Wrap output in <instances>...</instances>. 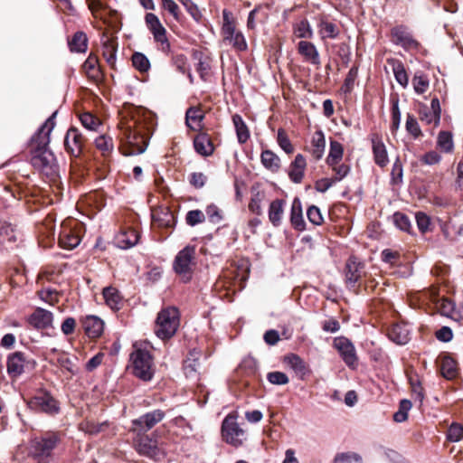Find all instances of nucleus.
Listing matches in <instances>:
<instances>
[{
	"mask_svg": "<svg viewBox=\"0 0 463 463\" xmlns=\"http://www.w3.org/2000/svg\"><path fill=\"white\" fill-rule=\"evenodd\" d=\"M463 438V426L452 423L448 430L447 439L451 442H458Z\"/></svg>",
	"mask_w": 463,
	"mask_h": 463,
	"instance_id": "864d4df0",
	"label": "nucleus"
},
{
	"mask_svg": "<svg viewBox=\"0 0 463 463\" xmlns=\"http://www.w3.org/2000/svg\"><path fill=\"white\" fill-rule=\"evenodd\" d=\"M118 128L123 155L135 156L146 151L152 133V125L144 115H141L140 109H132L126 111L122 115Z\"/></svg>",
	"mask_w": 463,
	"mask_h": 463,
	"instance_id": "f257e3e1",
	"label": "nucleus"
},
{
	"mask_svg": "<svg viewBox=\"0 0 463 463\" xmlns=\"http://www.w3.org/2000/svg\"><path fill=\"white\" fill-rule=\"evenodd\" d=\"M284 363L301 379H304L310 372L304 360L297 354H291L285 356Z\"/></svg>",
	"mask_w": 463,
	"mask_h": 463,
	"instance_id": "b1692460",
	"label": "nucleus"
},
{
	"mask_svg": "<svg viewBox=\"0 0 463 463\" xmlns=\"http://www.w3.org/2000/svg\"><path fill=\"white\" fill-rule=\"evenodd\" d=\"M414 90L418 94L424 93L429 87V80L422 74H416L412 79Z\"/></svg>",
	"mask_w": 463,
	"mask_h": 463,
	"instance_id": "6e6d98bb",
	"label": "nucleus"
},
{
	"mask_svg": "<svg viewBox=\"0 0 463 463\" xmlns=\"http://www.w3.org/2000/svg\"><path fill=\"white\" fill-rule=\"evenodd\" d=\"M344 155V147L342 144L338 141L331 140L330 141V149L329 154L326 157L327 165H335L336 163H340Z\"/></svg>",
	"mask_w": 463,
	"mask_h": 463,
	"instance_id": "79ce46f5",
	"label": "nucleus"
},
{
	"mask_svg": "<svg viewBox=\"0 0 463 463\" xmlns=\"http://www.w3.org/2000/svg\"><path fill=\"white\" fill-rule=\"evenodd\" d=\"M194 147L200 156H209L214 151V146L208 134L201 132L194 139Z\"/></svg>",
	"mask_w": 463,
	"mask_h": 463,
	"instance_id": "4be33fe9",
	"label": "nucleus"
},
{
	"mask_svg": "<svg viewBox=\"0 0 463 463\" xmlns=\"http://www.w3.org/2000/svg\"><path fill=\"white\" fill-rule=\"evenodd\" d=\"M268 381L272 384L285 385L288 383V377L282 372H271L267 375Z\"/></svg>",
	"mask_w": 463,
	"mask_h": 463,
	"instance_id": "e2e57ef3",
	"label": "nucleus"
},
{
	"mask_svg": "<svg viewBox=\"0 0 463 463\" xmlns=\"http://www.w3.org/2000/svg\"><path fill=\"white\" fill-rule=\"evenodd\" d=\"M102 55L109 65L114 67L116 63L117 43L115 39L103 35L101 38Z\"/></svg>",
	"mask_w": 463,
	"mask_h": 463,
	"instance_id": "bb28decb",
	"label": "nucleus"
},
{
	"mask_svg": "<svg viewBox=\"0 0 463 463\" xmlns=\"http://www.w3.org/2000/svg\"><path fill=\"white\" fill-rule=\"evenodd\" d=\"M139 240V233L133 228L122 230L116 236V244L120 249H128L135 246Z\"/></svg>",
	"mask_w": 463,
	"mask_h": 463,
	"instance_id": "aec40b11",
	"label": "nucleus"
},
{
	"mask_svg": "<svg viewBox=\"0 0 463 463\" xmlns=\"http://www.w3.org/2000/svg\"><path fill=\"white\" fill-rule=\"evenodd\" d=\"M264 199L263 193L257 192L250 199V202L249 203V209L253 213L260 215L262 213L261 210V202Z\"/></svg>",
	"mask_w": 463,
	"mask_h": 463,
	"instance_id": "13d9d810",
	"label": "nucleus"
},
{
	"mask_svg": "<svg viewBox=\"0 0 463 463\" xmlns=\"http://www.w3.org/2000/svg\"><path fill=\"white\" fill-rule=\"evenodd\" d=\"M132 63L140 72H146L150 69L149 60L141 52H135L132 55Z\"/></svg>",
	"mask_w": 463,
	"mask_h": 463,
	"instance_id": "09e8293b",
	"label": "nucleus"
},
{
	"mask_svg": "<svg viewBox=\"0 0 463 463\" xmlns=\"http://www.w3.org/2000/svg\"><path fill=\"white\" fill-rule=\"evenodd\" d=\"M95 146L103 154H109L114 147L113 139L108 135H101L95 139Z\"/></svg>",
	"mask_w": 463,
	"mask_h": 463,
	"instance_id": "de8ad7c7",
	"label": "nucleus"
},
{
	"mask_svg": "<svg viewBox=\"0 0 463 463\" xmlns=\"http://www.w3.org/2000/svg\"><path fill=\"white\" fill-rule=\"evenodd\" d=\"M134 351L130 354L133 374L142 381L147 382L154 375L153 357L142 344H134Z\"/></svg>",
	"mask_w": 463,
	"mask_h": 463,
	"instance_id": "7ed1b4c3",
	"label": "nucleus"
},
{
	"mask_svg": "<svg viewBox=\"0 0 463 463\" xmlns=\"http://www.w3.org/2000/svg\"><path fill=\"white\" fill-rule=\"evenodd\" d=\"M277 141L281 149L284 150L287 154L293 153L294 147L284 129L279 128L278 130Z\"/></svg>",
	"mask_w": 463,
	"mask_h": 463,
	"instance_id": "603ef678",
	"label": "nucleus"
},
{
	"mask_svg": "<svg viewBox=\"0 0 463 463\" xmlns=\"http://www.w3.org/2000/svg\"><path fill=\"white\" fill-rule=\"evenodd\" d=\"M298 52L303 57L304 61L314 65L320 64L318 51L312 43L307 41H300L298 43Z\"/></svg>",
	"mask_w": 463,
	"mask_h": 463,
	"instance_id": "412c9836",
	"label": "nucleus"
},
{
	"mask_svg": "<svg viewBox=\"0 0 463 463\" xmlns=\"http://www.w3.org/2000/svg\"><path fill=\"white\" fill-rule=\"evenodd\" d=\"M205 220L204 213L201 210H192L186 214L185 221L190 226H195L203 222Z\"/></svg>",
	"mask_w": 463,
	"mask_h": 463,
	"instance_id": "4d7b16f0",
	"label": "nucleus"
},
{
	"mask_svg": "<svg viewBox=\"0 0 463 463\" xmlns=\"http://www.w3.org/2000/svg\"><path fill=\"white\" fill-rule=\"evenodd\" d=\"M180 325L179 311L175 307L163 308L157 315L155 333L160 339H169L177 331Z\"/></svg>",
	"mask_w": 463,
	"mask_h": 463,
	"instance_id": "39448f33",
	"label": "nucleus"
},
{
	"mask_svg": "<svg viewBox=\"0 0 463 463\" xmlns=\"http://www.w3.org/2000/svg\"><path fill=\"white\" fill-rule=\"evenodd\" d=\"M103 298L106 304L112 309H119L121 296L117 288L107 287L103 289Z\"/></svg>",
	"mask_w": 463,
	"mask_h": 463,
	"instance_id": "ea45409f",
	"label": "nucleus"
},
{
	"mask_svg": "<svg viewBox=\"0 0 463 463\" xmlns=\"http://www.w3.org/2000/svg\"><path fill=\"white\" fill-rule=\"evenodd\" d=\"M307 219L315 225H320L323 222V217L318 207L312 205L307 212Z\"/></svg>",
	"mask_w": 463,
	"mask_h": 463,
	"instance_id": "0e129e2a",
	"label": "nucleus"
},
{
	"mask_svg": "<svg viewBox=\"0 0 463 463\" xmlns=\"http://www.w3.org/2000/svg\"><path fill=\"white\" fill-rule=\"evenodd\" d=\"M204 118L203 112L199 108H190L185 114V122L189 128L197 131L202 128V121Z\"/></svg>",
	"mask_w": 463,
	"mask_h": 463,
	"instance_id": "2f4dec72",
	"label": "nucleus"
},
{
	"mask_svg": "<svg viewBox=\"0 0 463 463\" xmlns=\"http://www.w3.org/2000/svg\"><path fill=\"white\" fill-rule=\"evenodd\" d=\"M27 405L31 410L49 414L56 413L59 411L57 402L45 391H39L33 397L27 401Z\"/></svg>",
	"mask_w": 463,
	"mask_h": 463,
	"instance_id": "9b49d317",
	"label": "nucleus"
},
{
	"mask_svg": "<svg viewBox=\"0 0 463 463\" xmlns=\"http://www.w3.org/2000/svg\"><path fill=\"white\" fill-rule=\"evenodd\" d=\"M285 202L280 199L274 200L269 204V219L274 226H279L281 222Z\"/></svg>",
	"mask_w": 463,
	"mask_h": 463,
	"instance_id": "c9c22d12",
	"label": "nucleus"
},
{
	"mask_svg": "<svg viewBox=\"0 0 463 463\" xmlns=\"http://www.w3.org/2000/svg\"><path fill=\"white\" fill-rule=\"evenodd\" d=\"M430 109V121H435V126H438L440 120V105L438 98L431 100Z\"/></svg>",
	"mask_w": 463,
	"mask_h": 463,
	"instance_id": "052dcab7",
	"label": "nucleus"
},
{
	"mask_svg": "<svg viewBox=\"0 0 463 463\" xmlns=\"http://www.w3.org/2000/svg\"><path fill=\"white\" fill-rule=\"evenodd\" d=\"M332 170L335 172V176L333 178L334 181L338 182L341 181L343 178H345L349 171L350 168L347 165L336 163L335 165H328Z\"/></svg>",
	"mask_w": 463,
	"mask_h": 463,
	"instance_id": "680f3d73",
	"label": "nucleus"
},
{
	"mask_svg": "<svg viewBox=\"0 0 463 463\" xmlns=\"http://www.w3.org/2000/svg\"><path fill=\"white\" fill-rule=\"evenodd\" d=\"M435 307L440 315L449 317L454 321H458L460 318V315L455 309V304L449 298H442L440 300H437Z\"/></svg>",
	"mask_w": 463,
	"mask_h": 463,
	"instance_id": "c756f323",
	"label": "nucleus"
},
{
	"mask_svg": "<svg viewBox=\"0 0 463 463\" xmlns=\"http://www.w3.org/2000/svg\"><path fill=\"white\" fill-rule=\"evenodd\" d=\"M165 412L161 410H155L149 411L138 419L132 421L133 431L137 433H145L154 428L157 423L165 418Z\"/></svg>",
	"mask_w": 463,
	"mask_h": 463,
	"instance_id": "ddd939ff",
	"label": "nucleus"
},
{
	"mask_svg": "<svg viewBox=\"0 0 463 463\" xmlns=\"http://www.w3.org/2000/svg\"><path fill=\"white\" fill-rule=\"evenodd\" d=\"M293 32L297 38L311 39L313 37V30L307 20L297 23L294 25Z\"/></svg>",
	"mask_w": 463,
	"mask_h": 463,
	"instance_id": "c03bdc74",
	"label": "nucleus"
},
{
	"mask_svg": "<svg viewBox=\"0 0 463 463\" xmlns=\"http://www.w3.org/2000/svg\"><path fill=\"white\" fill-rule=\"evenodd\" d=\"M260 161L263 166L272 173L278 172L280 168V159L271 150H263L260 155Z\"/></svg>",
	"mask_w": 463,
	"mask_h": 463,
	"instance_id": "72a5a7b5",
	"label": "nucleus"
},
{
	"mask_svg": "<svg viewBox=\"0 0 463 463\" xmlns=\"http://www.w3.org/2000/svg\"><path fill=\"white\" fill-rule=\"evenodd\" d=\"M59 441L60 437L57 433H47L39 439H34L32 448L37 463H50L52 459V450Z\"/></svg>",
	"mask_w": 463,
	"mask_h": 463,
	"instance_id": "1a4fd4ad",
	"label": "nucleus"
},
{
	"mask_svg": "<svg viewBox=\"0 0 463 463\" xmlns=\"http://www.w3.org/2000/svg\"><path fill=\"white\" fill-rule=\"evenodd\" d=\"M157 436L156 430L151 435L137 433V437L134 439V447L137 452L156 461L165 458L166 452L164 444L158 443Z\"/></svg>",
	"mask_w": 463,
	"mask_h": 463,
	"instance_id": "423d86ee",
	"label": "nucleus"
},
{
	"mask_svg": "<svg viewBox=\"0 0 463 463\" xmlns=\"http://www.w3.org/2000/svg\"><path fill=\"white\" fill-rule=\"evenodd\" d=\"M406 129L414 137H419L421 135L420 126L413 116L408 115L406 119Z\"/></svg>",
	"mask_w": 463,
	"mask_h": 463,
	"instance_id": "69168bd1",
	"label": "nucleus"
},
{
	"mask_svg": "<svg viewBox=\"0 0 463 463\" xmlns=\"http://www.w3.org/2000/svg\"><path fill=\"white\" fill-rule=\"evenodd\" d=\"M387 64L391 67L396 81L402 87L409 83V77L402 62L397 59H387Z\"/></svg>",
	"mask_w": 463,
	"mask_h": 463,
	"instance_id": "7c9ffc66",
	"label": "nucleus"
},
{
	"mask_svg": "<svg viewBox=\"0 0 463 463\" xmlns=\"http://www.w3.org/2000/svg\"><path fill=\"white\" fill-rule=\"evenodd\" d=\"M223 24L221 29L222 43L231 45L235 50L242 52L247 50V43L244 35L236 28L235 23L227 10L222 11Z\"/></svg>",
	"mask_w": 463,
	"mask_h": 463,
	"instance_id": "6e6552de",
	"label": "nucleus"
},
{
	"mask_svg": "<svg viewBox=\"0 0 463 463\" xmlns=\"http://www.w3.org/2000/svg\"><path fill=\"white\" fill-rule=\"evenodd\" d=\"M238 412L229 413L222 423V437L223 440L234 447L239 448L247 440V432L237 421Z\"/></svg>",
	"mask_w": 463,
	"mask_h": 463,
	"instance_id": "0eeeda50",
	"label": "nucleus"
},
{
	"mask_svg": "<svg viewBox=\"0 0 463 463\" xmlns=\"http://www.w3.org/2000/svg\"><path fill=\"white\" fill-rule=\"evenodd\" d=\"M25 365V357L23 353L15 352L8 357L7 372L10 375L18 376L24 370Z\"/></svg>",
	"mask_w": 463,
	"mask_h": 463,
	"instance_id": "cd10ccee",
	"label": "nucleus"
},
{
	"mask_svg": "<svg viewBox=\"0 0 463 463\" xmlns=\"http://www.w3.org/2000/svg\"><path fill=\"white\" fill-rule=\"evenodd\" d=\"M82 69L89 79L94 81H98L101 79L102 74L96 55L90 54L88 59L84 61Z\"/></svg>",
	"mask_w": 463,
	"mask_h": 463,
	"instance_id": "c85d7f7f",
	"label": "nucleus"
},
{
	"mask_svg": "<svg viewBox=\"0 0 463 463\" xmlns=\"http://www.w3.org/2000/svg\"><path fill=\"white\" fill-rule=\"evenodd\" d=\"M153 221L160 226L168 227L173 222V215L168 209L156 210L152 213Z\"/></svg>",
	"mask_w": 463,
	"mask_h": 463,
	"instance_id": "49530a36",
	"label": "nucleus"
},
{
	"mask_svg": "<svg viewBox=\"0 0 463 463\" xmlns=\"http://www.w3.org/2000/svg\"><path fill=\"white\" fill-rule=\"evenodd\" d=\"M393 222L396 227L401 231L410 232L411 224L408 216H406L404 213H395L393 214Z\"/></svg>",
	"mask_w": 463,
	"mask_h": 463,
	"instance_id": "5fc2aeb1",
	"label": "nucleus"
},
{
	"mask_svg": "<svg viewBox=\"0 0 463 463\" xmlns=\"http://www.w3.org/2000/svg\"><path fill=\"white\" fill-rule=\"evenodd\" d=\"M80 119L83 127L89 130L95 131L101 125L100 120L97 117L89 112L81 114Z\"/></svg>",
	"mask_w": 463,
	"mask_h": 463,
	"instance_id": "8fccbe9b",
	"label": "nucleus"
},
{
	"mask_svg": "<svg viewBox=\"0 0 463 463\" xmlns=\"http://www.w3.org/2000/svg\"><path fill=\"white\" fill-rule=\"evenodd\" d=\"M28 323L37 329H44L52 326V314L43 308L38 307L28 317Z\"/></svg>",
	"mask_w": 463,
	"mask_h": 463,
	"instance_id": "a211bd4d",
	"label": "nucleus"
},
{
	"mask_svg": "<svg viewBox=\"0 0 463 463\" xmlns=\"http://www.w3.org/2000/svg\"><path fill=\"white\" fill-rule=\"evenodd\" d=\"M415 219H416L417 226L422 233H425L427 231H429V227L430 224V219L427 214H425L421 212H419L416 213Z\"/></svg>",
	"mask_w": 463,
	"mask_h": 463,
	"instance_id": "338daca9",
	"label": "nucleus"
},
{
	"mask_svg": "<svg viewBox=\"0 0 463 463\" xmlns=\"http://www.w3.org/2000/svg\"><path fill=\"white\" fill-rule=\"evenodd\" d=\"M147 28L152 33L155 41L160 45L159 49L164 52H169L170 43L166 36V30L162 25L158 17L152 13H147L145 17Z\"/></svg>",
	"mask_w": 463,
	"mask_h": 463,
	"instance_id": "9d476101",
	"label": "nucleus"
},
{
	"mask_svg": "<svg viewBox=\"0 0 463 463\" xmlns=\"http://www.w3.org/2000/svg\"><path fill=\"white\" fill-rule=\"evenodd\" d=\"M290 222L295 229L298 231H303L305 229L301 203L298 198H296L292 203Z\"/></svg>",
	"mask_w": 463,
	"mask_h": 463,
	"instance_id": "f704fd0d",
	"label": "nucleus"
},
{
	"mask_svg": "<svg viewBox=\"0 0 463 463\" xmlns=\"http://www.w3.org/2000/svg\"><path fill=\"white\" fill-rule=\"evenodd\" d=\"M74 220H65L61 223L58 242L61 248L72 250L80 242V237L74 228Z\"/></svg>",
	"mask_w": 463,
	"mask_h": 463,
	"instance_id": "f8f14e48",
	"label": "nucleus"
},
{
	"mask_svg": "<svg viewBox=\"0 0 463 463\" xmlns=\"http://www.w3.org/2000/svg\"><path fill=\"white\" fill-rule=\"evenodd\" d=\"M371 142L374 163L380 167L387 165L389 164V157L382 137L378 134H373Z\"/></svg>",
	"mask_w": 463,
	"mask_h": 463,
	"instance_id": "dca6fc26",
	"label": "nucleus"
},
{
	"mask_svg": "<svg viewBox=\"0 0 463 463\" xmlns=\"http://www.w3.org/2000/svg\"><path fill=\"white\" fill-rule=\"evenodd\" d=\"M84 137L76 128L68 129L65 138L64 146L66 151L72 156L78 157L83 149Z\"/></svg>",
	"mask_w": 463,
	"mask_h": 463,
	"instance_id": "4468645a",
	"label": "nucleus"
},
{
	"mask_svg": "<svg viewBox=\"0 0 463 463\" xmlns=\"http://www.w3.org/2000/svg\"><path fill=\"white\" fill-rule=\"evenodd\" d=\"M54 112L41 127L31 139V163L33 166L46 175L52 176L57 174L58 165L53 153L48 148L50 134L54 128Z\"/></svg>",
	"mask_w": 463,
	"mask_h": 463,
	"instance_id": "f03ea898",
	"label": "nucleus"
},
{
	"mask_svg": "<svg viewBox=\"0 0 463 463\" xmlns=\"http://www.w3.org/2000/svg\"><path fill=\"white\" fill-rule=\"evenodd\" d=\"M440 373L448 380H452L457 376V364L454 359L445 356L440 362Z\"/></svg>",
	"mask_w": 463,
	"mask_h": 463,
	"instance_id": "a19ab883",
	"label": "nucleus"
},
{
	"mask_svg": "<svg viewBox=\"0 0 463 463\" xmlns=\"http://www.w3.org/2000/svg\"><path fill=\"white\" fill-rule=\"evenodd\" d=\"M388 336L398 345H405L410 340V330L404 324H396L389 329Z\"/></svg>",
	"mask_w": 463,
	"mask_h": 463,
	"instance_id": "a878e982",
	"label": "nucleus"
},
{
	"mask_svg": "<svg viewBox=\"0 0 463 463\" xmlns=\"http://www.w3.org/2000/svg\"><path fill=\"white\" fill-rule=\"evenodd\" d=\"M326 147V138L321 130L316 131L311 140L310 152L313 157L317 160L322 158Z\"/></svg>",
	"mask_w": 463,
	"mask_h": 463,
	"instance_id": "473e14b6",
	"label": "nucleus"
},
{
	"mask_svg": "<svg viewBox=\"0 0 463 463\" xmlns=\"http://www.w3.org/2000/svg\"><path fill=\"white\" fill-rule=\"evenodd\" d=\"M200 354L194 350L190 352L188 357L184 362V372L186 377H194L200 366Z\"/></svg>",
	"mask_w": 463,
	"mask_h": 463,
	"instance_id": "e433bc0d",
	"label": "nucleus"
},
{
	"mask_svg": "<svg viewBox=\"0 0 463 463\" xmlns=\"http://www.w3.org/2000/svg\"><path fill=\"white\" fill-rule=\"evenodd\" d=\"M364 274V265L355 257L348 259L345 266L346 283L354 287Z\"/></svg>",
	"mask_w": 463,
	"mask_h": 463,
	"instance_id": "f3484780",
	"label": "nucleus"
},
{
	"mask_svg": "<svg viewBox=\"0 0 463 463\" xmlns=\"http://www.w3.org/2000/svg\"><path fill=\"white\" fill-rule=\"evenodd\" d=\"M196 267V250L194 246H186L175 257L173 269L179 279L189 282Z\"/></svg>",
	"mask_w": 463,
	"mask_h": 463,
	"instance_id": "20e7f679",
	"label": "nucleus"
},
{
	"mask_svg": "<svg viewBox=\"0 0 463 463\" xmlns=\"http://www.w3.org/2000/svg\"><path fill=\"white\" fill-rule=\"evenodd\" d=\"M85 333L90 338L99 337L104 329V322L96 316H87L82 319Z\"/></svg>",
	"mask_w": 463,
	"mask_h": 463,
	"instance_id": "6ab92c4d",
	"label": "nucleus"
},
{
	"mask_svg": "<svg viewBox=\"0 0 463 463\" xmlns=\"http://www.w3.org/2000/svg\"><path fill=\"white\" fill-rule=\"evenodd\" d=\"M437 145L438 147L445 153L452 152L454 148V143L451 133L448 131L439 132L438 136Z\"/></svg>",
	"mask_w": 463,
	"mask_h": 463,
	"instance_id": "a18cd8bd",
	"label": "nucleus"
},
{
	"mask_svg": "<svg viewBox=\"0 0 463 463\" xmlns=\"http://www.w3.org/2000/svg\"><path fill=\"white\" fill-rule=\"evenodd\" d=\"M232 122L236 129L238 141L241 144L246 143L250 138V131L242 118L238 114H235L232 116Z\"/></svg>",
	"mask_w": 463,
	"mask_h": 463,
	"instance_id": "4c0bfd02",
	"label": "nucleus"
},
{
	"mask_svg": "<svg viewBox=\"0 0 463 463\" xmlns=\"http://www.w3.org/2000/svg\"><path fill=\"white\" fill-rule=\"evenodd\" d=\"M392 41L404 48H416L418 43L412 38L405 27L397 26L392 30Z\"/></svg>",
	"mask_w": 463,
	"mask_h": 463,
	"instance_id": "5701e85b",
	"label": "nucleus"
},
{
	"mask_svg": "<svg viewBox=\"0 0 463 463\" xmlns=\"http://www.w3.org/2000/svg\"><path fill=\"white\" fill-rule=\"evenodd\" d=\"M306 166L305 157L301 154H298L289 166L288 175L291 181L297 184L300 183L304 177Z\"/></svg>",
	"mask_w": 463,
	"mask_h": 463,
	"instance_id": "393cba45",
	"label": "nucleus"
},
{
	"mask_svg": "<svg viewBox=\"0 0 463 463\" xmlns=\"http://www.w3.org/2000/svg\"><path fill=\"white\" fill-rule=\"evenodd\" d=\"M39 297L42 300L53 305L58 301L59 293L56 289L52 288H43L41 291H39Z\"/></svg>",
	"mask_w": 463,
	"mask_h": 463,
	"instance_id": "bf43d9fd",
	"label": "nucleus"
},
{
	"mask_svg": "<svg viewBox=\"0 0 463 463\" xmlns=\"http://www.w3.org/2000/svg\"><path fill=\"white\" fill-rule=\"evenodd\" d=\"M334 463H361V458L355 453L341 454L335 458Z\"/></svg>",
	"mask_w": 463,
	"mask_h": 463,
	"instance_id": "774afa93",
	"label": "nucleus"
},
{
	"mask_svg": "<svg viewBox=\"0 0 463 463\" xmlns=\"http://www.w3.org/2000/svg\"><path fill=\"white\" fill-rule=\"evenodd\" d=\"M318 28L322 39H335L339 34V29L331 22L321 21L318 24Z\"/></svg>",
	"mask_w": 463,
	"mask_h": 463,
	"instance_id": "37998d69",
	"label": "nucleus"
},
{
	"mask_svg": "<svg viewBox=\"0 0 463 463\" xmlns=\"http://www.w3.org/2000/svg\"><path fill=\"white\" fill-rule=\"evenodd\" d=\"M70 50L74 52H85L88 48V38L83 32H77L69 41Z\"/></svg>",
	"mask_w": 463,
	"mask_h": 463,
	"instance_id": "58836bf2",
	"label": "nucleus"
},
{
	"mask_svg": "<svg viewBox=\"0 0 463 463\" xmlns=\"http://www.w3.org/2000/svg\"><path fill=\"white\" fill-rule=\"evenodd\" d=\"M334 346L348 366H354L357 362L355 349L353 344L345 337H337L334 340Z\"/></svg>",
	"mask_w": 463,
	"mask_h": 463,
	"instance_id": "2eb2a0df",
	"label": "nucleus"
},
{
	"mask_svg": "<svg viewBox=\"0 0 463 463\" xmlns=\"http://www.w3.org/2000/svg\"><path fill=\"white\" fill-rule=\"evenodd\" d=\"M411 408V402L409 400H402L399 410L393 414V420L396 422H403L408 418V411Z\"/></svg>",
	"mask_w": 463,
	"mask_h": 463,
	"instance_id": "3c124183",
	"label": "nucleus"
}]
</instances>
